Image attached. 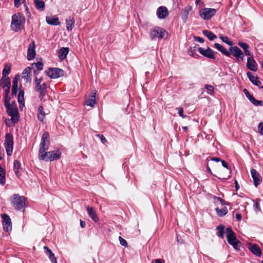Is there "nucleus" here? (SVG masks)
Segmentation results:
<instances>
[{
    "instance_id": "obj_47",
    "label": "nucleus",
    "mask_w": 263,
    "mask_h": 263,
    "mask_svg": "<svg viewBox=\"0 0 263 263\" xmlns=\"http://www.w3.org/2000/svg\"><path fill=\"white\" fill-rule=\"evenodd\" d=\"M205 88L207 89L208 92L210 95H212L214 92V87L212 85H205Z\"/></svg>"
},
{
    "instance_id": "obj_56",
    "label": "nucleus",
    "mask_w": 263,
    "mask_h": 263,
    "mask_svg": "<svg viewBox=\"0 0 263 263\" xmlns=\"http://www.w3.org/2000/svg\"><path fill=\"white\" fill-rule=\"evenodd\" d=\"M255 106H263V101H261V100H256V101L255 102Z\"/></svg>"
},
{
    "instance_id": "obj_39",
    "label": "nucleus",
    "mask_w": 263,
    "mask_h": 263,
    "mask_svg": "<svg viewBox=\"0 0 263 263\" xmlns=\"http://www.w3.org/2000/svg\"><path fill=\"white\" fill-rule=\"evenodd\" d=\"M11 71V66L10 65L7 64L5 65L4 68L3 70V77L7 76V74L10 73Z\"/></svg>"
},
{
    "instance_id": "obj_25",
    "label": "nucleus",
    "mask_w": 263,
    "mask_h": 263,
    "mask_svg": "<svg viewBox=\"0 0 263 263\" xmlns=\"http://www.w3.org/2000/svg\"><path fill=\"white\" fill-rule=\"evenodd\" d=\"M46 20L48 24L58 25L60 24L58 17L56 16H46Z\"/></svg>"
},
{
    "instance_id": "obj_61",
    "label": "nucleus",
    "mask_w": 263,
    "mask_h": 263,
    "mask_svg": "<svg viewBox=\"0 0 263 263\" xmlns=\"http://www.w3.org/2000/svg\"><path fill=\"white\" fill-rule=\"evenodd\" d=\"M235 216H236V218L237 219V221H240L241 219V215L240 213H236V214H235Z\"/></svg>"
},
{
    "instance_id": "obj_16",
    "label": "nucleus",
    "mask_w": 263,
    "mask_h": 263,
    "mask_svg": "<svg viewBox=\"0 0 263 263\" xmlns=\"http://www.w3.org/2000/svg\"><path fill=\"white\" fill-rule=\"evenodd\" d=\"M247 76L248 77L249 80L254 85L259 87L263 88V86H260L261 82L259 80V78L255 77L252 72L248 71L247 73Z\"/></svg>"
},
{
    "instance_id": "obj_41",
    "label": "nucleus",
    "mask_w": 263,
    "mask_h": 263,
    "mask_svg": "<svg viewBox=\"0 0 263 263\" xmlns=\"http://www.w3.org/2000/svg\"><path fill=\"white\" fill-rule=\"evenodd\" d=\"M212 198L213 199H215V200H217L218 201H219L220 203L221 204V205H229V203H228V202H226L224 200H223L221 197H217L216 196H212Z\"/></svg>"
},
{
    "instance_id": "obj_31",
    "label": "nucleus",
    "mask_w": 263,
    "mask_h": 263,
    "mask_svg": "<svg viewBox=\"0 0 263 263\" xmlns=\"http://www.w3.org/2000/svg\"><path fill=\"white\" fill-rule=\"evenodd\" d=\"M216 212L217 215L219 217H222L228 213V209L226 207H223L222 209H220L218 208L216 209Z\"/></svg>"
},
{
    "instance_id": "obj_13",
    "label": "nucleus",
    "mask_w": 263,
    "mask_h": 263,
    "mask_svg": "<svg viewBox=\"0 0 263 263\" xmlns=\"http://www.w3.org/2000/svg\"><path fill=\"white\" fill-rule=\"evenodd\" d=\"M35 43L34 41H32L29 44L27 50V59L31 61L34 59L35 57Z\"/></svg>"
},
{
    "instance_id": "obj_1",
    "label": "nucleus",
    "mask_w": 263,
    "mask_h": 263,
    "mask_svg": "<svg viewBox=\"0 0 263 263\" xmlns=\"http://www.w3.org/2000/svg\"><path fill=\"white\" fill-rule=\"evenodd\" d=\"M61 153L59 150L55 151H50L48 152H43L39 155V158L41 160H45L46 161H52L58 160L61 157Z\"/></svg>"
},
{
    "instance_id": "obj_27",
    "label": "nucleus",
    "mask_w": 263,
    "mask_h": 263,
    "mask_svg": "<svg viewBox=\"0 0 263 263\" xmlns=\"http://www.w3.org/2000/svg\"><path fill=\"white\" fill-rule=\"evenodd\" d=\"M74 24V18L71 16H69V17L66 20V27L68 31L72 30Z\"/></svg>"
},
{
    "instance_id": "obj_54",
    "label": "nucleus",
    "mask_w": 263,
    "mask_h": 263,
    "mask_svg": "<svg viewBox=\"0 0 263 263\" xmlns=\"http://www.w3.org/2000/svg\"><path fill=\"white\" fill-rule=\"evenodd\" d=\"M42 81V78L38 79L37 77H36L35 79V86L40 85L41 84Z\"/></svg>"
},
{
    "instance_id": "obj_43",
    "label": "nucleus",
    "mask_w": 263,
    "mask_h": 263,
    "mask_svg": "<svg viewBox=\"0 0 263 263\" xmlns=\"http://www.w3.org/2000/svg\"><path fill=\"white\" fill-rule=\"evenodd\" d=\"M19 113L11 116V120L13 123H16L19 121Z\"/></svg>"
},
{
    "instance_id": "obj_18",
    "label": "nucleus",
    "mask_w": 263,
    "mask_h": 263,
    "mask_svg": "<svg viewBox=\"0 0 263 263\" xmlns=\"http://www.w3.org/2000/svg\"><path fill=\"white\" fill-rule=\"evenodd\" d=\"M35 90L39 92V97L42 99L46 95L47 91V84L45 83L41 84L40 85L35 87Z\"/></svg>"
},
{
    "instance_id": "obj_33",
    "label": "nucleus",
    "mask_w": 263,
    "mask_h": 263,
    "mask_svg": "<svg viewBox=\"0 0 263 263\" xmlns=\"http://www.w3.org/2000/svg\"><path fill=\"white\" fill-rule=\"evenodd\" d=\"M31 71V68L28 67L25 68L23 72V78L28 80L30 79V74Z\"/></svg>"
},
{
    "instance_id": "obj_60",
    "label": "nucleus",
    "mask_w": 263,
    "mask_h": 263,
    "mask_svg": "<svg viewBox=\"0 0 263 263\" xmlns=\"http://www.w3.org/2000/svg\"><path fill=\"white\" fill-rule=\"evenodd\" d=\"M21 4V0H14V6L15 7L18 8Z\"/></svg>"
},
{
    "instance_id": "obj_48",
    "label": "nucleus",
    "mask_w": 263,
    "mask_h": 263,
    "mask_svg": "<svg viewBox=\"0 0 263 263\" xmlns=\"http://www.w3.org/2000/svg\"><path fill=\"white\" fill-rule=\"evenodd\" d=\"M10 97L9 96V95L5 96V107L9 106L11 105L10 104Z\"/></svg>"
},
{
    "instance_id": "obj_38",
    "label": "nucleus",
    "mask_w": 263,
    "mask_h": 263,
    "mask_svg": "<svg viewBox=\"0 0 263 263\" xmlns=\"http://www.w3.org/2000/svg\"><path fill=\"white\" fill-rule=\"evenodd\" d=\"M151 33H167V32L163 29L159 27H154L151 29Z\"/></svg>"
},
{
    "instance_id": "obj_22",
    "label": "nucleus",
    "mask_w": 263,
    "mask_h": 263,
    "mask_svg": "<svg viewBox=\"0 0 263 263\" xmlns=\"http://www.w3.org/2000/svg\"><path fill=\"white\" fill-rule=\"evenodd\" d=\"M21 163L18 160H14L13 163V171L15 173V174L19 177L22 173H21Z\"/></svg>"
},
{
    "instance_id": "obj_23",
    "label": "nucleus",
    "mask_w": 263,
    "mask_h": 263,
    "mask_svg": "<svg viewBox=\"0 0 263 263\" xmlns=\"http://www.w3.org/2000/svg\"><path fill=\"white\" fill-rule=\"evenodd\" d=\"M69 52V48L68 47H62L61 48L59 52L58 55L59 58L61 60H64Z\"/></svg>"
},
{
    "instance_id": "obj_28",
    "label": "nucleus",
    "mask_w": 263,
    "mask_h": 263,
    "mask_svg": "<svg viewBox=\"0 0 263 263\" xmlns=\"http://www.w3.org/2000/svg\"><path fill=\"white\" fill-rule=\"evenodd\" d=\"M32 68L34 70V72L35 74H37L38 73L36 72V70L40 71L43 68V64L41 62H38L36 63H33L32 65Z\"/></svg>"
},
{
    "instance_id": "obj_58",
    "label": "nucleus",
    "mask_w": 263,
    "mask_h": 263,
    "mask_svg": "<svg viewBox=\"0 0 263 263\" xmlns=\"http://www.w3.org/2000/svg\"><path fill=\"white\" fill-rule=\"evenodd\" d=\"M248 99L252 104L255 105V102L256 101V100L254 98V97L253 96H249V98H248Z\"/></svg>"
},
{
    "instance_id": "obj_6",
    "label": "nucleus",
    "mask_w": 263,
    "mask_h": 263,
    "mask_svg": "<svg viewBox=\"0 0 263 263\" xmlns=\"http://www.w3.org/2000/svg\"><path fill=\"white\" fill-rule=\"evenodd\" d=\"M4 145L8 156H11L13 152V139L10 134H7L5 136Z\"/></svg>"
},
{
    "instance_id": "obj_36",
    "label": "nucleus",
    "mask_w": 263,
    "mask_h": 263,
    "mask_svg": "<svg viewBox=\"0 0 263 263\" xmlns=\"http://www.w3.org/2000/svg\"><path fill=\"white\" fill-rule=\"evenodd\" d=\"M17 80H13L12 81V93L13 95H16L17 92Z\"/></svg>"
},
{
    "instance_id": "obj_32",
    "label": "nucleus",
    "mask_w": 263,
    "mask_h": 263,
    "mask_svg": "<svg viewBox=\"0 0 263 263\" xmlns=\"http://www.w3.org/2000/svg\"><path fill=\"white\" fill-rule=\"evenodd\" d=\"M5 170L0 166V183L4 184L5 183Z\"/></svg>"
},
{
    "instance_id": "obj_49",
    "label": "nucleus",
    "mask_w": 263,
    "mask_h": 263,
    "mask_svg": "<svg viewBox=\"0 0 263 263\" xmlns=\"http://www.w3.org/2000/svg\"><path fill=\"white\" fill-rule=\"evenodd\" d=\"M196 50V47L195 46L194 47V49H193L192 48H191L187 51V53L189 55L195 57L194 52Z\"/></svg>"
},
{
    "instance_id": "obj_30",
    "label": "nucleus",
    "mask_w": 263,
    "mask_h": 263,
    "mask_svg": "<svg viewBox=\"0 0 263 263\" xmlns=\"http://www.w3.org/2000/svg\"><path fill=\"white\" fill-rule=\"evenodd\" d=\"M45 114L44 112V108L42 106H40L37 111V117L40 121H43Z\"/></svg>"
},
{
    "instance_id": "obj_5",
    "label": "nucleus",
    "mask_w": 263,
    "mask_h": 263,
    "mask_svg": "<svg viewBox=\"0 0 263 263\" xmlns=\"http://www.w3.org/2000/svg\"><path fill=\"white\" fill-rule=\"evenodd\" d=\"M12 203L15 209L20 210L26 205V198L24 196L14 195L12 200Z\"/></svg>"
},
{
    "instance_id": "obj_15",
    "label": "nucleus",
    "mask_w": 263,
    "mask_h": 263,
    "mask_svg": "<svg viewBox=\"0 0 263 263\" xmlns=\"http://www.w3.org/2000/svg\"><path fill=\"white\" fill-rule=\"evenodd\" d=\"M249 250L254 255L260 257L261 255V251L260 247L255 243H250L248 247Z\"/></svg>"
},
{
    "instance_id": "obj_52",
    "label": "nucleus",
    "mask_w": 263,
    "mask_h": 263,
    "mask_svg": "<svg viewBox=\"0 0 263 263\" xmlns=\"http://www.w3.org/2000/svg\"><path fill=\"white\" fill-rule=\"evenodd\" d=\"M210 41H213L217 37L215 34H205Z\"/></svg>"
},
{
    "instance_id": "obj_21",
    "label": "nucleus",
    "mask_w": 263,
    "mask_h": 263,
    "mask_svg": "<svg viewBox=\"0 0 263 263\" xmlns=\"http://www.w3.org/2000/svg\"><path fill=\"white\" fill-rule=\"evenodd\" d=\"M214 47L221 52L223 54L227 57H230L231 52L228 51L225 48H224L219 43H215Z\"/></svg>"
},
{
    "instance_id": "obj_59",
    "label": "nucleus",
    "mask_w": 263,
    "mask_h": 263,
    "mask_svg": "<svg viewBox=\"0 0 263 263\" xmlns=\"http://www.w3.org/2000/svg\"><path fill=\"white\" fill-rule=\"evenodd\" d=\"M248 99L252 104L255 105V102L256 101V100L254 98V97L253 96H249V98H248Z\"/></svg>"
},
{
    "instance_id": "obj_20",
    "label": "nucleus",
    "mask_w": 263,
    "mask_h": 263,
    "mask_svg": "<svg viewBox=\"0 0 263 263\" xmlns=\"http://www.w3.org/2000/svg\"><path fill=\"white\" fill-rule=\"evenodd\" d=\"M87 213L89 217L95 221L98 222L99 220L98 216H97L96 212L92 207L87 206L86 208Z\"/></svg>"
},
{
    "instance_id": "obj_11",
    "label": "nucleus",
    "mask_w": 263,
    "mask_h": 263,
    "mask_svg": "<svg viewBox=\"0 0 263 263\" xmlns=\"http://www.w3.org/2000/svg\"><path fill=\"white\" fill-rule=\"evenodd\" d=\"M3 225L4 229L6 232H9L12 229L11 219L8 215L6 214L2 215Z\"/></svg>"
},
{
    "instance_id": "obj_2",
    "label": "nucleus",
    "mask_w": 263,
    "mask_h": 263,
    "mask_svg": "<svg viewBox=\"0 0 263 263\" xmlns=\"http://www.w3.org/2000/svg\"><path fill=\"white\" fill-rule=\"evenodd\" d=\"M227 240L229 243L236 249L240 247V242L237 240L235 234L231 228H228L226 230Z\"/></svg>"
},
{
    "instance_id": "obj_34",
    "label": "nucleus",
    "mask_w": 263,
    "mask_h": 263,
    "mask_svg": "<svg viewBox=\"0 0 263 263\" xmlns=\"http://www.w3.org/2000/svg\"><path fill=\"white\" fill-rule=\"evenodd\" d=\"M216 229L218 231L217 236L223 239L224 238V227L222 225H220L217 227Z\"/></svg>"
},
{
    "instance_id": "obj_8",
    "label": "nucleus",
    "mask_w": 263,
    "mask_h": 263,
    "mask_svg": "<svg viewBox=\"0 0 263 263\" xmlns=\"http://www.w3.org/2000/svg\"><path fill=\"white\" fill-rule=\"evenodd\" d=\"M45 72L46 74L51 79H57L64 74L63 70L58 68H49Z\"/></svg>"
},
{
    "instance_id": "obj_7",
    "label": "nucleus",
    "mask_w": 263,
    "mask_h": 263,
    "mask_svg": "<svg viewBox=\"0 0 263 263\" xmlns=\"http://www.w3.org/2000/svg\"><path fill=\"white\" fill-rule=\"evenodd\" d=\"M216 12L215 9L205 8L199 11V15L203 20H209L216 14Z\"/></svg>"
},
{
    "instance_id": "obj_24",
    "label": "nucleus",
    "mask_w": 263,
    "mask_h": 263,
    "mask_svg": "<svg viewBox=\"0 0 263 263\" xmlns=\"http://www.w3.org/2000/svg\"><path fill=\"white\" fill-rule=\"evenodd\" d=\"M44 249L46 251V253L48 256V257L50 261L52 263H57V259L55 257L54 254L52 252L51 250L50 249H49V248L47 247V246H44Z\"/></svg>"
},
{
    "instance_id": "obj_29",
    "label": "nucleus",
    "mask_w": 263,
    "mask_h": 263,
    "mask_svg": "<svg viewBox=\"0 0 263 263\" xmlns=\"http://www.w3.org/2000/svg\"><path fill=\"white\" fill-rule=\"evenodd\" d=\"M36 8L40 11H43L45 8V3L42 0H34Z\"/></svg>"
},
{
    "instance_id": "obj_51",
    "label": "nucleus",
    "mask_w": 263,
    "mask_h": 263,
    "mask_svg": "<svg viewBox=\"0 0 263 263\" xmlns=\"http://www.w3.org/2000/svg\"><path fill=\"white\" fill-rule=\"evenodd\" d=\"M253 207L255 211H258L260 210L259 209V203L258 201H256L253 204Z\"/></svg>"
},
{
    "instance_id": "obj_63",
    "label": "nucleus",
    "mask_w": 263,
    "mask_h": 263,
    "mask_svg": "<svg viewBox=\"0 0 263 263\" xmlns=\"http://www.w3.org/2000/svg\"><path fill=\"white\" fill-rule=\"evenodd\" d=\"M10 86L5 87V88L4 89V91H5V95H9V93L10 92Z\"/></svg>"
},
{
    "instance_id": "obj_9",
    "label": "nucleus",
    "mask_w": 263,
    "mask_h": 263,
    "mask_svg": "<svg viewBox=\"0 0 263 263\" xmlns=\"http://www.w3.org/2000/svg\"><path fill=\"white\" fill-rule=\"evenodd\" d=\"M230 51L235 57L238 61H243L244 54L242 51L237 46L231 47L229 48Z\"/></svg>"
},
{
    "instance_id": "obj_53",
    "label": "nucleus",
    "mask_w": 263,
    "mask_h": 263,
    "mask_svg": "<svg viewBox=\"0 0 263 263\" xmlns=\"http://www.w3.org/2000/svg\"><path fill=\"white\" fill-rule=\"evenodd\" d=\"M258 130L259 131V133L263 135V122H261L259 124L258 126Z\"/></svg>"
},
{
    "instance_id": "obj_44",
    "label": "nucleus",
    "mask_w": 263,
    "mask_h": 263,
    "mask_svg": "<svg viewBox=\"0 0 263 263\" xmlns=\"http://www.w3.org/2000/svg\"><path fill=\"white\" fill-rule=\"evenodd\" d=\"M24 91H20L18 93V102L19 103H22L24 99Z\"/></svg>"
},
{
    "instance_id": "obj_17",
    "label": "nucleus",
    "mask_w": 263,
    "mask_h": 263,
    "mask_svg": "<svg viewBox=\"0 0 263 263\" xmlns=\"http://www.w3.org/2000/svg\"><path fill=\"white\" fill-rule=\"evenodd\" d=\"M257 66L256 61L252 57L247 58V67L249 69L253 71H256L257 69Z\"/></svg>"
},
{
    "instance_id": "obj_26",
    "label": "nucleus",
    "mask_w": 263,
    "mask_h": 263,
    "mask_svg": "<svg viewBox=\"0 0 263 263\" xmlns=\"http://www.w3.org/2000/svg\"><path fill=\"white\" fill-rule=\"evenodd\" d=\"M6 107L7 108V112L10 117L13 115H15L16 114H18V111L16 107L11 105Z\"/></svg>"
},
{
    "instance_id": "obj_4",
    "label": "nucleus",
    "mask_w": 263,
    "mask_h": 263,
    "mask_svg": "<svg viewBox=\"0 0 263 263\" xmlns=\"http://www.w3.org/2000/svg\"><path fill=\"white\" fill-rule=\"evenodd\" d=\"M49 139L50 137L49 133L48 132H45L42 136L41 142L40 144L39 155L41 154L43 152H45L48 149L50 144Z\"/></svg>"
},
{
    "instance_id": "obj_64",
    "label": "nucleus",
    "mask_w": 263,
    "mask_h": 263,
    "mask_svg": "<svg viewBox=\"0 0 263 263\" xmlns=\"http://www.w3.org/2000/svg\"><path fill=\"white\" fill-rule=\"evenodd\" d=\"M243 92L245 94L246 97L248 99L249 98V96H251L250 93L249 91L247 89H243Z\"/></svg>"
},
{
    "instance_id": "obj_14",
    "label": "nucleus",
    "mask_w": 263,
    "mask_h": 263,
    "mask_svg": "<svg viewBox=\"0 0 263 263\" xmlns=\"http://www.w3.org/2000/svg\"><path fill=\"white\" fill-rule=\"evenodd\" d=\"M168 15V12L166 7L164 6L159 7L157 10V15L160 19H164Z\"/></svg>"
},
{
    "instance_id": "obj_35",
    "label": "nucleus",
    "mask_w": 263,
    "mask_h": 263,
    "mask_svg": "<svg viewBox=\"0 0 263 263\" xmlns=\"http://www.w3.org/2000/svg\"><path fill=\"white\" fill-rule=\"evenodd\" d=\"M168 36V34H151V39L152 40H156L157 38L158 39H163V38H167Z\"/></svg>"
},
{
    "instance_id": "obj_45",
    "label": "nucleus",
    "mask_w": 263,
    "mask_h": 263,
    "mask_svg": "<svg viewBox=\"0 0 263 263\" xmlns=\"http://www.w3.org/2000/svg\"><path fill=\"white\" fill-rule=\"evenodd\" d=\"M119 240L120 241V243L121 246L124 247H127L128 246V244L126 240L123 238L122 237L119 236Z\"/></svg>"
},
{
    "instance_id": "obj_50",
    "label": "nucleus",
    "mask_w": 263,
    "mask_h": 263,
    "mask_svg": "<svg viewBox=\"0 0 263 263\" xmlns=\"http://www.w3.org/2000/svg\"><path fill=\"white\" fill-rule=\"evenodd\" d=\"M176 109L178 111V114L179 115V116L180 117H181L183 118L185 117V116H184L183 114V110L182 108L177 107L176 108Z\"/></svg>"
},
{
    "instance_id": "obj_57",
    "label": "nucleus",
    "mask_w": 263,
    "mask_h": 263,
    "mask_svg": "<svg viewBox=\"0 0 263 263\" xmlns=\"http://www.w3.org/2000/svg\"><path fill=\"white\" fill-rule=\"evenodd\" d=\"M210 158V160H211V161H216V162H219V161H221V160L220 159V158H216V157H212V158H208L207 159L208 160H209V159Z\"/></svg>"
},
{
    "instance_id": "obj_10",
    "label": "nucleus",
    "mask_w": 263,
    "mask_h": 263,
    "mask_svg": "<svg viewBox=\"0 0 263 263\" xmlns=\"http://www.w3.org/2000/svg\"><path fill=\"white\" fill-rule=\"evenodd\" d=\"M197 50L199 52L200 54H201L202 55L205 57H207L211 59H215L214 51L209 47H208L207 49L199 47L198 48Z\"/></svg>"
},
{
    "instance_id": "obj_19",
    "label": "nucleus",
    "mask_w": 263,
    "mask_h": 263,
    "mask_svg": "<svg viewBox=\"0 0 263 263\" xmlns=\"http://www.w3.org/2000/svg\"><path fill=\"white\" fill-rule=\"evenodd\" d=\"M192 7L190 5H187L181 10V17L184 22H186L188 18L189 13L192 11Z\"/></svg>"
},
{
    "instance_id": "obj_37",
    "label": "nucleus",
    "mask_w": 263,
    "mask_h": 263,
    "mask_svg": "<svg viewBox=\"0 0 263 263\" xmlns=\"http://www.w3.org/2000/svg\"><path fill=\"white\" fill-rule=\"evenodd\" d=\"M2 81L4 84V87L10 86V80L8 77H2Z\"/></svg>"
},
{
    "instance_id": "obj_12",
    "label": "nucleus",
    "mask_w": 263,
    "mask_h": 263,
    "mask_svg": "<svg viewBox=\"0 0 263 263\" xmlns=\"http://www.w3.org/2000/svg\"><path fill=\"white\" fill-rule=\"evenodd\" d=\"M251 176L253 179L254 184L257 187L262 182V178L260 174L255 169L251 170Z\"/></svg>"
},
{
    "instance_id": "obj_62",
    "label": "nucleus",
    "mask_w": 263,
    "mask_h": 263,
    "mask_svg": "<svg viewBox=\"0 0 263 263\" xmlns=\"http://www.w3.org/2000/svg\"><path fill=\"white\" fill-rule=\"evenodd\" d=\"M221 162L222 165L224 167L226 168L227 169H229L228 165L225 161L221 160Z\"/></svg>"
},
{
    "instance_id": "obj_40",
    "label": "nucleus",
    "mask_w": 263,
    "mask_h": 263,
    "mask_svg": "<svg viewBox=\"0 0 263 263\" xmlns=\"http://www.w3.org/2000/svg\"><path fill=\"white\" fill-rule=\"evenodd\" d=\"M220 38L222 41V42L226 43L228 45H229L230 46H232L233 45V42L229 40V39L228 36L220 35Z\"/></svg>"
},
{
    "instance_id": "obj_42",
    "label": "nucleus",
    "mask_w": 263,
    "mask_h": 263,
    "mask_svg": "<svg viewBox=\"0 0 263 263\" xmlns=\"http://www.w3.org/2000/svg\"><path fill=\"white\" fill-rule=\"evenodd\" d=\"M96 102L95 99L90 98L85 102L86 105L93 107Z\"/></svg>"
},
{
    "instance_id": "obj_3",
    "label": "nucleus",
    "mask_w": 263,
    "mask_h": 263,
    "mask_svg": "<svg viewBox=\"0 0 263 263\" xmlns=\"http://www.w3.org/2000/svg\"><path fill=\"white\" fill-rule=\"evenodd\" d=\"M24 20L23 16L20 13L13 15L12 16L11 28L15 32H18L21 30L22 23Z\"/></svg>"
},
{
    "instance_id": "obj_55",
    "label": "nucleus",
    "mask_w": 263,
    "mask_h": 263,
    "mask_svg": "<svg viewBox=\"0 0 263 263\" xmlns=\"http://www.w3.org/2000/svg\"><path fill=\"white\" fill-rule=\"evenodd\" d=\"M194 39L196 41L198 42L199 43H202L204 42V39L199 36H194Z\"/></svg>"
},
{
    "instance_id": "obj_46",
    "label": "nucleus",
    "mask_w": 263,
    "mask_h": 263,
    "mask_svg": "<svg viewBox=\"0 0 263 263\" xmlns=\"http://www.w3.org/2000/svg\"><path fill=\"white\" fill-rule=\"evenodd\" d=\"M238 45L245 51L249 48L248 45L242 42H239Z\"/></svg>"
}]
</instances>
